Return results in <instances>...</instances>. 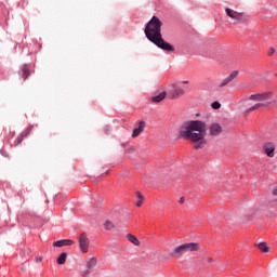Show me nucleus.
Instances as JSON below:
<instances>
[{
    "instance_id": "a211bd4d",
    "label": "nucleus",
    "mask_w": 277,
    "mask_h": 277,
    "mask_svg": "<svg viewBox=\"0 0 277 277\" xmlns=\"http://www.w3.org/2000/svg\"><path fill=\"white\" fill-rule=\"evenodd\" d=\"M259 250H261V252H269V247H267V243L265 242H261L258 245Z\"/></svg>"
},
{
    "instance_id": "6ab92c4d",
    "label": "nucleus",
    "mask_w": 277,
    "mask_h": 277,
    "mask_svg": "<svg viewBox=\"0 0 277 277\" xmlns=\"http://www.w3.org/2000/svg\"><path fill=\"white\" fill-rule=\"evenodd\" d=\"M233 80L228 77H226L225 79L222 80V82L219 84V88H226V85H228V83H230Z\"/></svg>"
},
{
    "instance_id": "6e6552de",
    "label": "nucleus",
    "mask_w": 277,
    "mask_h": 277,
    "mask_svg": "<svg viewBox=\"0 0 277 277\" xmlns=\"http://www.w3.org/2000/svg\"><path fill=\"white\" fill-rule=\"evenodd\" d=\"M222 133V126L217 122H213L209 127V135L211 137H217Z\"/></svg>"
},
{
    "instance_id": "20e7f679",
    "label": "nucleus",
    "mask_w": 277,
    "mask_h": 277,
    "mask_svg": "<svg viewBox=\"0 0 277 277\" xmlns=\"http://www.w3.org/2000/svg\"><path fill=\"white\" fill-rule=\"evenodd\" d=\"M181 96H185V89L179 82L171 83L168 97L174 101L175 98H181Z\"/></svg>"
},
{
    "instance_id": "f257e3e1",
    "label": "nucleus",
    "mask_w": 277,
    "mask_h": 277,
    "mask_svg": "<svg viewBox=\"0 0 277 277\" xmlns=\"http://www.w3.org/2000/svg\"><path fill=\"white\" fill-rule=\"evenodd\" d=\"M181 140L193 144L195 150L207 146V122L202 120H190L183 123L179 131Z\"/></svg>"
},
{
    "instance_id": "f3484780",
    "label": "nucleus",
    "mask_w": 277,
    "mask_h": 277,
    "mask_svg": "<svg viewBox=\"0 0 277 277\" xmlns=\"http://www.w3.org/2000/svg\"><path fill=\"white\" fill-rule=\"evenodd\" d=\"M136 197L138 198V200L136 201V207H142V205H144V195L137 192Z\"/></svg>"
},
{
    "instance_id": "7ed1b4c3",
    "label": "nucleus",
    "mask_w": 277,
    "mask_h": 277,
    "mask_svg": "<svg viewBox=\"0 0 277 277\" xmlns=\"http://www.w3.org/2000/svg\"><path fill=\"white\" fill-rule=\"evenodd\" d=\"M198 250H200V243L188 242L176 247L172 251L171 256H173V259H181L185 252H198Z\"/></svg>"
},
{
    "instance_id": "0eeeda50",
    "label": "nucleus",
    "mask_w": 277,
    "mask_h": 277,
    "mask_svg": "<svg viewBox=\"0 0 277 277\" xmlns=\"http://www.w3.org/2000/svg\"><path fill=\"white\" fill-rule=\"evenodd\" d=\"M263 150L267 157L273 158L276 153V144L267 142L263 144Z\"/></svg>"
},
{
    "instance_id": "dca6fc26",
    "label": "nucleus",
    "mask_w": 277,
    "mask_h": 277,
    "mask_svg": "<svg viewBox=\"0 0 277 277\" xmlns=\"http://www.w3.org/2000/svg\"><path fill=\"white\" fill-rule=\"evenodd\" d=\"M22 77H23V79H27V77H29V66L28 65H24L22 67Z\"/></svg>"
},
{
    "instance_id": "423d86ee",
    "label": "nucleus",
    "mask_w": 277,
    "mask_h": 277,
    "mask_svg": "<svg viewBox=\"0 0 277 277\" xmlns=\"http://www.w3.org/2000/svg\"><path fill=\"white\" fill-rule=\"evenodd\" d=\"M225 13L229 18H232L233 21H237L238 23H243V21H246V14L239 13L233 9H225Z\"/></svg>"
},
{
    "instance_id": "2eb2a0df",
    "label": "nucleus",
    "mask_w": 277,
    "mask_h": 277,
    "mask_svg": "<svg viewBox=\"0 0 277 277\" xmlns=\"http://www.w3.org/2000/svg\"><path fill=\"white\" fill-rule=\"evenodd\" d=\"M128 238V241H130L131 243H133L134 246H140V240L137 239V237H135L134 235L132 234H129L127 236Z\"/></svg>"
},
{
    "instance_id": "9d476101",
    "label": "nucleus",
    "mask_w": 277,
    "mask_h": 277,
    "mask_svg": "<svg viewBox=\"0 0 277 277\" xmlns=\"http://www.w3.org/2000/svg\"><path fill=\"white\" fill-rule=\"evenodd\" d=\"M269 96H272V92L256 93V94L250 95L249 98L250 101H267Z\"/></svg>"
},
{
    "instance_id": "f03ea898",
    "label": "nucleus",
    "mask_w": 277,
    "mask_h": 277,
    "mask_svg": "<svg viewBox=\"0 0 277 277\" xmlns=\"http://www.w3.org/2000/svg\"><path fill=\"white\" fill-rule=\"evenodd\" d=\"M161 25L162 23L158 19L157 16H153L151 19L147 23L145 27L146 38L156 44L162 51H174V47L163 40L161 37Z\"/></svg>"
},
{
    "instance_id": "39448f33",
    "label": "nucleus",
    "mask_w": 277,
    "mask_h": 277,
    "mask_svg": "<svg viewBox=\"0 0 277 277\" xmlns=\"http://www.w3.org/2000/svg\"><path fill=\"white\" fill-rule=\"evenodd\" d=\"M78 243L82 254H88L90 252V238L88 237V234L81 233L78 237Z\"/></svg>"
},
{
    "instance_id": "c756f323",
    "label": "nucleus",
    "mask_w": 277,
    "mask_h": 277,
    "mask_svg": "<svg viewBox=\"0 0 277 277\" xmlns=\"http://www.w3.org/2000/svg\"><path fill=\"white\" fill-rule=\"evenodd\" d=\"M182 83L187 84L189 83V81L185 80V81H182Z\"/></svg>"
},
{
    "instance_id": "4468645a",
    "label": "nucleus",
    "mask_w": 277,
    "mask_h": 277,
    "mask_svg": "<svg viewBox=\"0 0 277 277\" xmlns=\"http://www.w3.org/2000/svg\"><path fill=\"white\" fill-rule=\"evenodd\" d=\"M68 259V253L63 252L56 260L57 265H64L66 263V260Z\"/></svg>"
},
{
    "instance_id": "412c9836",
    "label": "nucleus",
    "mask_w": 277,
    "mask_h": 277,
    "mask_svg": "<svg viewBox=\"0 0 277 277\" xmlns=\"http://www.w3.org/2000/svg\"><path fill=\"white\" fill-rule=\"evenodd\" d=\"M104 228H105L106 230H111V228H114V223L110 222V221H106V222L104 223Z\"/></svg>"
},
{
    "instance_id": "4be33fe9",
    "label": "nucleus",
    "mask_w": 277,
    "mask_h": 277,
    "mask_svg": "<svg viewBox=\"0 0 277 277\" xmlns=\"http://www.w3.org/2000/svg\"><path fill=\"white\" fill-rule=\"evenodd\" d=\"M259 107H263V104L258 103V104L251 106L250 108H248V111H254L255 109H259Z\"/></svg>"
},
{
    "instance_id": "9b49d317",
    "label": "nucleus",
    "mask_w": 277,
    "mask_h": 277,
    "mask_svg": "<svg viewBox=\"0 0 277 277\" xmlns=\"http://www.w3.org/2000/svg\"><path fill=\"white\" fill-rule=\"evenodd\" d=\"M145 129H146V122L138 121V127L133 130L132 137H138L140 134L144 133Z\"/></svg>"
},
{
    "instance_id": "393cba45",
    "label": "nucleus",
    "mask_w": 277,
    "mask_h": 277,
    "mask_svg": "<svg viewBox=\"0 0 277 277\" xmlns=\"http://www.w3.org/2000/svg\"><path fill=\"white\" fill-rule=\"evenodd\" d=\"M276 53V50L274 48L268 49V55L272 56Z\"/></svg>"
},
{
    "instance_id": "1a4fd4ad",
    "label": "nucleus",
    "mask_w": 277,
    "mask_h": 277,
    "mask_svg": "<svg viewBox=\"0 0 277 277\" xmlns=\"http://www.w3.org/2000/svg\"><path fill=\"white\" fill-rule=\"evenodd\" d=\"M97 262L98 261L96 260V258H90L89 260H87V262H85L87 273L83 274V277H88L90 272H92V269H94V267H96Z\"/></svg>"
},
{
    "instance_id": "cd10ccee",
    "label": "nucleus",
    "mask_w": 277,
    "mask_h": 277,
    "mask_svg": "<svg viewBox=\"0 0 277 277\" xmlns=\"http://www.w3.org/2000/svg\"><path fill=\"white\" fill-rule=\"evenodd\" d=\"M185 202V199L182 197L181 199H180V205H183Z\"/></svg>"
},
{
    "instance_id": "bb28decb",
    "label": "nucleus",
    "mask_w": 277,
    "mask_h": 277,
    "mask_svg": "<svg viewBox=\"0 0 277 277\" xmlns=\"http://www.w3.org/2000/svg\"><path fill=\"white\" fill-rule=\"evenodd\" d=\"M272 194H273V196H277V188H274Z\"/></svg>"
},
{
    "instance_id": "5701e85b",
    "label": "nucleus",
    "mask_w": 277,
    "mask_h": 277,
    "mask_svg": "<svg viewBox=\"0 0 277 277\" xmlns=\"http://www.w3.org/2000/svg\"><path fill=\"white\" fill-rule=\"evenodd\" d=\"M212 109H220L222 107V104L220 102L215 101L211 104Z\"/></svg>"
},
{
    "instance_id": "c85d7f7f",
    "label": "nucleus",
    "mask_w": 277,
    "mask_h": 277,
    "mask_svg": "<svg viewBox=\"0 0 277 277\" xmlns=\"http://www.w3.org/2000/svg\"><path fill=\"white\" fill-rule=\"evenodd\" d=\"M208 263H213V259L209 258Z\"/></svg>"
},
{
    "instance_id": "aec40b11",
    "label": "nucleus",
    "mask_w": 277,
    "mask_h": 277,
    "mask_svg": "<svg viewBox=\"0 0 277 277\" xmlns=\"http://www.w3.org/2000/svg\"><path fill=\"white\" fill-rule=\"evenodd\" d=\"M238 76H239V71L234 70L227 77L233 81L234 79H237Z\"/></svg>"
},
{
    "instance_id": "b1692460",
    "label": "nucleus",
    "mask_w": 277,
    "mask_h": 277,
    "mask_svg": "<svg viewBox=\"0 0 277 277\" xmlns=\"http://www.w3.org/2000/svg\"><path fill=\"white\" fill-rule=\"evenodd\" d=\"M24 137H27V133L23 132L18 137H17V144H21L23 142Z\"/></svg>"
},
{
    "instance_id": "ddd939ff",
    "label": "nucleus",
    "mask_w": 277,
    "mask_h": 277,
    "mask_svg": "<svg viewBox=\"0 0 277 277\" xmlns=\"http://www.w3.org/2000/svg\"><path fill=\"white\" fill-rule=\"evenodd\" d=\"M64 246H70V240L65 239V240H58L53 242L54 248H64Z\"/></svg>"
},
{
    "instance_id": "f8f14e48",
    "label": "nucleus",
    "mask_w": 277,
    "mask_h": 277,
    "mask_svg": "<svg viewBox=\"0 0 277 277\" xmlns=\"http://www.w3.org/2000/svg\"><path fill=\"white\" fill-rule=\"evenodd\" d=\"M167 95H168V93H166V91H163L160 94L153 96L151 103H161V101H163Z\"/></svg>"
},
{
    "instance_id": "a878e982",
    "label": "nucleus",
    "mask_w": 277,
    "mask_h": 277,
    "mask_svg": "<svg viewBox=\"0 0 277 277\" xmlns=\"http://www.w3.org/2000/svg\"><path fill=\"white\" fill-rule=\"evenodd\" d=\"M35 261H36V263H42V256L37 255Z\"/></svg>"
}]
</instances>
